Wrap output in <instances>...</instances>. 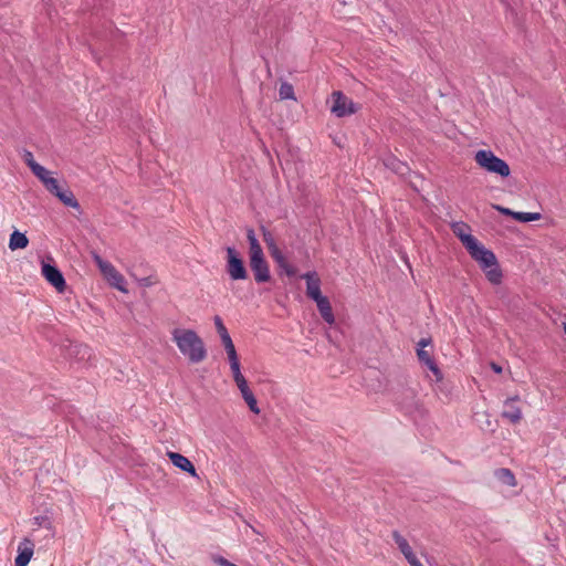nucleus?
<instances>
[{
	"label": "nucleus",
	"instance_id": "11",
	"mask_svg": "<svg viewBox=\"0 0 566 566\" xmlns=\"http://www.w3.org/2000/svg\"><path fill=\"white\" fill-rule=\"evenodd\" d=\"M306 280V295L313 301L323 297L321 292V280L316 272H307L302 275Z\"/></svg>",
	"mask_w": 566,
	"mask_h": 566
},
{
	"label": "nucleus",
	"instance_id": "31",
	"mask_svg": "<svg viewBox=\"0 0 566 566\" xmlns=\"http://www.w3.org/2000/svg\"><path fill=\"white\" fill-rule=\"evenodd\" d=\"M269 252H270L272 259L275 261V263L282 262L284 254L282 253V251L280 250V248L277 245L269 249Z\"/></svg>",
	"mask_w": 566,
	"mask_h": 566
},
{
	"label": "nucleus",
	"instance_id": "25",
	"mask_svg": "<svg viewBox=\"0 0 566 566\" xmlns=\"http://www.w3.org/2000/svg\"><path fill=\"white\" fill-rule=\"evenodd\" d=\"M542 218L538 212H516L514 213V219L518 222H531L537 221Z\"/></svg>",
	"mask_w": 566,
	"mask_h": 566
},
{
	"label": "nucleus",
	"instance_id": "20",
	"mask_svg": "<svg viewBox=\"0 0 566 566\" xmlns=\"http://www.w3.org/2000/svg\"><path fill=\"white\" fill-rule=\"evenodd\" d=\"M494 475L502 484H505L507 486H516L517 482L515 479V475L510 469L501 468L494 471Z\"/></svg>",
	"mask_w": 566,
	"mask_h": 566
},
{
	"label": "nucleus",
	"instance_id": "29",
	"mask_svg": "<svg viewBox=\"0 0 566 566\" xmlns=\"http://www.w3.org/2000/svg\"><path fill=\"white\" fill-rule=\"evenodd\" d=\"M427 368L433 374L434 380L437 382H439L443 379V374L440 370V368L438 367V365L436 364V361L428 365Z\"/></svg>",
	"mask_w": 566,
	"mask_h": 566
},
{
	"label": "nucleus",
	"instance_id": "40",
	"mask_svg": "<svg viewBox=\"0 0 566 566\" xmlns=\"http://www.w3.org/2000/svg\"><path fill=\"white\" fill-rule=\"evenodd\" d=\"M254 395L251 390H249L248 392H244V395H242V398L245 400L252 398Z\"/></svg>",
	"mask_w": 566,
	"mask_h": 566
},
{
	"label": "nucleus",
	"instance_id": "12",
	"mask_svg": "<svg viewBox=\"0 0 566 566\" xmlns=\"http://www.w3.org/2000/svg\"><path fill=\"white\" fill-rule=\"evenodd\" d=\"M167 457L175 467L179 468L185 472H188L191 476H197V470L188 458L172 451L167 452Z\"/></svg>",
	"mask_w": 566,
	"mask_h": 566
},
{
	"label": "nucleus",
	"instance_id": "6",
	"mask_svg": "<svg viewBox=\"0 0 566 566\" xmlns=\"http://www.w3.org/2000/svg\"><path fill=\"white\" fill-rule=\"evenodd\" d=\"M227 272L234 281L245 280L248 272L242 259L238 255L234 248H227Z\"/></svg>",
	"mask_w": 566,
	"mask_h": 566
},
{
	"label": "nucleus",
	"instance_id": "3",
	"mask_svg": "<svg viewBox=\"0 0 566 566\" xmlns=\"http://www.w3.org/2000/svg\"><path fill=\"white\" fill-rule=\"evenodd\" d=\"M93 260L99 269L104 279L115 289L127 293L125 277L108 261L103 260L97 253H93Z\"/></svg>",
	"mask_w": 566,
	"mask_h": 566
},
{
	"label": "nucleus",
	"instance_id": "28",
	"mask_svg": "<svg viewBox=\"0 0 566 566\" xmlns=\"http://www.w3.org/2000/svg\"><path fill=\"white\" fill-rule=\"evenodd\" d=\"M262 231H263V240H264L268 249H271V248L275 247L276 242H275V239H274L272 232L266 230L263 227H262Z\"/></svg>",
	"mask_w": 566,
	"mask_h": 566
},
{
	"label": "nucleus",
	"instance_id": "17",
	"mask_svg": "<svg viewBox=\"0 0 566 566\" xmlns=\"http://www.w3.org/2000/svg\"><path fill=\"white\" fill-rule=\"evenodd\" d=\"M22 161L30 167L35 177H49V171L34 160L33 154L27 149L20 153Z\"/></svg>",
	"mask_w": 566,
	"mask_h": 566
},
{
	"label": "nucleus",
	"instance_id": "14",
	"mask_svg": "<svg viewBox=\"0 0 566 566\" xmlns=\"http://www.w3.org/2000/svg\"><path fill=\"white\" fill-rule=\"evenodd\" d=\"M451 230L453 234L461 241L464 248H467L474 240H476V238L470 233L469 226L463 223L462 221L453 222L451 224Z\"/></svg>",
	"mask_w": 566,
	"mask_h": 566
},
{
	"label": "nucleus",
	"instance_id": "4",
	"mask_svg": "<svg viewBox=\"0 0 566 566\" xmlns=\"http://www.w3.org/2000/svg\"><path fill=\"white\" fill-rule=\"evenodd\" d=\"M44 188L56 196L65 206L78 208V202L73 192L62 184L63 179H41Z\"/></svg>",
	"mask_w": 566,
	"mask_h": 566
},
{
	"label": "nucleus",
	"instance_id": "38",
	"mask_svg": "<svg viewBox=\"0 0 566 566\" xmlns=\"http://www.w3.org/2000/svg\"><path fill=\"white\" fill-rule=\"evenodd\" d=\"M46 518L43 517V516H36L34 517V524L38 525V526H42L43 525V522H45Z\"/></svg>",
	"mask_w": 566,
	"mask_h": 566
},
{
	"label": "nucleus",
	"instance_id": "35",
	"mask_svg": "<svg viewBox=\"0 0 566 566\" xmlns=\"http://www.w3.org/2000/svg\"><path fill=\"white\" fill-rule=\"evenodd\" d=\"M216 563L219 564L220 566H230L232 563L229 562L228 559L223 558V557H218L216 559Z\"/></svg>",
	"mask_w": 566,
	"mask_h": 566
},
{
	"label": "nucleus",
	"instance_id": "32",
	"mask_svg": "<svg viewBox=\"0 0 566 566\" xmlns=\"http://www.w3.org/2000/svg\"><path fill=\"white\" fill-rule=\"evenodd\" d=\"M249 409L255 413V415H259L260 413V408L258 407V401H256V398L253 396L252 398L245 400Z\"/></svg>",
	"mask_w": 566,
	"mask_h": 566
},
{
	"label": "nucleus",
	"instance_id": "36",
	"mask_svg": "<svg viewBox=\"0 0 566 566\" xmlns=\"http://www.w3.org/2000/svg\"><path fill=\"white\" fill-rule=\"evenodd\" d=\"M216 563L219 564L220 566H230L232 563L229 562L228 559L223 558V557H218L216 559Z\"/></svg>",
	"mask_w": 566,
	"mask_h": 566
},
{
	"label": "nucleus",
	"instance_id": "33",
	"mask_svg": "<svg viewBox=\"0 0 566 566\" xmlns=\"http://www.w3.org/2000/svg\"><path fill=\"white\" fill-rule=\"evenodd\" d=\"M493 208L505 216H511L512 218H514V213H516L515 211L499 205H493Z\"/></svg>",
	"mask_w": 566,
	"mask_h": 566
},
{
	"label": "nucleus",
	"instance_id": "24",
	"mask_svg": "<svg viewBox=\"0 0 566 566\" xmlns=\"http://www.w3.org/2000/svg\"><path fill=\"white\" fill-rule=\"evenodd\" d=\"M224 349H226L227 355H228V359H229V363H230L231 371L240 368V361H239V357L237 355V350H235L234 344L232 343L230 345H226Z\"/></svg>",
	"mask_w": 566,
	"mask_h": 566
},
{
	"label": "nucleus",
	"instance_id": "10",
	"mask_svg": "<svg viewBox=\"0 0 566 566\" xmlns=\"http://www.w3.org/2000/svg\"><path fill=\"white\" fill-rule=\"evenodd\" d=\"M520 401L521 397L518 395L509 397L504 401V409L501 415L513 424L518 423L523 418L522 409L517 405Z\"/></svg>",
	"mask_w": 566,
	"mask_h": 566
},
{
	"label": "nucleus",
	"instance_id": "37",
	"mask_svg": "<svg viewBox=\"0 0 566 566\" xmlns=\"http://www.w3.org/2000/svg\"><path fill=\"white\" fill-rule=\"evenodd\" d=\"M140 284L143 286H150L154 284V282H153L151 277H145V279L140 280Z\"/></svg>",
	"mask_w": 566,
	"mask_h": 566
},
{
	"label": "nucleus",
	"instance_id": "2",
	"mask_svg": "<svg viewBox=\"0 0 566 566\" xmlns=\"http://www.w3.org/2000/svg\"><path fill=\"white\" fill-rule=\"evenodd\" d=\"M474 159L481 168L490 174H495L500 177H509L511 174L510 166L506 161L495 156L491 150H478Z\"/></svg>",
	"mask_w": 566,
	"mask_h": 566
},
{
	"label": "nucleus",
	"instance_id": "8",
	"mask_svg": "<svg viewBox=\"0 0 566 566\" xmlns=\"http://www.w3.org/2000/svg\"><path fill=\"white\" fill-rule=\"evenodd\" d=\"M41 273L43 277L55 287L59 293H63L66 289V282L61 271L49 263L42 262Z\"/></svg>",
	"mask_w": 566,
	"mask_h": 566
},
{
	"label": "nucleus",
	"instance_id": "41",
	"mask_svg": "<svg viewBox=\"0 0 566 566\" xmlns=\"http://www.w3.org/2000/svg\"><path fill=\"white\" fill-rule=\"evenodd\" d=\"M564 332H565V334H566V324H564Z\"/></svg>",
	"mask_w": 566,
	"mask_h": 566
},
{
	"label": "nucleus",
	"instance_id": "21",
	"mask_svg": "<svg viewBox=\"0 0 566 566\" xmlns=\"http://www.w3.org/2000/svg\"><path fill=\"white\" fill-rule=\"evenodd\" d=\"M29 244L27 235L19 231H13L9 239V248L14 251L18 249H25Z\"/></svg>",
	"mask_w": 566,
	"mask_h": 566
},
{
	"label": "nucleus",
	"instance_id": "27",
	"mask_svg": "<svg viewBox=\"0 0 566 566\" xmlns=\"http://www.w3.org/2000/svg\"><path fill=\"white\" fill-rule=\"evenodd\" d=\"M276 264L287 276H293L296 273V269L287 262L285 256L282 259V262H276Z\"/></svg>",
	"mask_w": 566,
	"mask_h": 566
},
{
	"label": "nucleus",
	"instance_id": "1",
	"mask_svg": "<svg viewBox=\"0 0 566 566\" xmlns=\"http://www.w3.org/2000/svg\"><path fill=\"white\" fill-rule=\"evenodd\" d=\"M171 337L179 352L191 364H200L207 358V348L198 333L190 328H175Z\"/></svg>",
	"mask_w": 566,
	"mask_h": 566
},
{
	"label": "nucleus",
	"instance_id": "19",
	"mask_svg": "<svg viewBox=\"0 0 566 566\" xmlns=\"http://www.w3.org/2000/svg\"><path fill=\"white\" fill-rule=\"evenodd\" d=\"M315 303L323 319L328 324H334L335 316L328 298L323 296L319 300H316Z\"/></svg>",
	"mask_w": 566,
	"mask_h": 566
},
{
	"label": "nucleus",
	"instance_id": "16",
	"mask_svg": "<svg viewBox=\"0 0 566 566\" xmlns=\"http://www.w3.org/2000/svg\"><path fill=\"white\" fill-rule=\"evenodd\" d=\"M33 556V544L29 539H24L18 547V556L15 557V566H27Z\"/></svg>",
	"mask_w": 566,
	"mask_h": 566
},
{
	"label": "nucleus",
	"instance_id": "13",
	"mask_svg": "<svg viewBox=\"0 0 566 566\" xmlns=\"http://www.w3.org/2000/svg\"><path fill=\"white\" fill-rule=\"evenodd\" d=\"M250 268L254 273V280L258 283L270 281V268L265 259L250 262Z\"/></svg>",
	"mask_w": 566,
	"mask_h": 566
},
{
	"label": "nucleus",
	"instance_id": "30",
	"mask_svg": "<svg viewBox=\"0 0 566 566\" xmlns=\"http://www.w3.org/2000/svg\"><path fill=\"white\" fill-rule=\"evenodd\" d=\"M213 322L219 336L229 333L226 325L223 324L222 318L219 315L213 317Z\"/></svg>",
	"mask_w": 566,
	"mask_h": 566
},
{
	"label": "nucleus",
	"instance_id": "34",
	"mask_svg": "<svg viewBox=\"0 0 566 566\" xmlns=\"http://www.w3.org/2000/svg\"><path fill=\"white\" fill-rule=\"evenodd\" d=\"M220 338H221L223 346L230 345L233 343L229 333L220 335Z\"/></svg>",
	"mask_w": 566,
	"mask_h": 566
},
{
	"label": "nucleus",
	"instance_id": "5",
	"mask_svg": "<svg viewBox=\"0 0 566 566\" xmlns=\"http://www.w3.org/2000/svg\"><path fill=\"white\" fill-rule=\"evenodd\" d=\"M465 249L471 258L479 263L481 269H488V266L495 264V254L481 244L478 239Z\"/></svg>",
	"mask_w": 566,
	"mask_h": 566
},
{
	"label": "nucleus",
	"instance_id": "39",
	"mask_svg": "<svg viewBox=\"0 0 566 566\" xmlns=\"http://www.w3.org/2000/svg\"><path fill=\"white\" fill-rule=\"evenodd\" d=\"M491 368L496 373V374H501L502 373V367L495 363H492L491 364Z\"/></svg>",
	"mask_w": 566,
	"mask_h": 566
},
{
	"label": "nucleus",
	"instance_id": "18",
	"mask_svg": "<svg viewBox=\"0 0 566 566\" xmlns=\"http://www.w3.org/2000/svg\"><path fill=\"white\" fill-rule=\"evenodd\" d=\"M431 345H432V340L430 337L421 338L418 342L417 356H418L419 361L422 365H424L426 367L434 361V359L432 357V352L426 349V347L431 346Z\"/></svg>",
	"mask_w": 566,
	"mask_h": 566
},
{
	"label": "nucleus",
	"instance_id": "42",
	"mask_svg": "<svg viewBox=\"0 0 566 566\" xmlns=\"http://www.w3.org/2000/svg\"><path fill=\"white\" fill-rule=\"evenodd\" d=\"M501 2H505V0H501Z\"/></svg>",
	"mask_w": 566,
	"mask_h": 566
},
{
	"label": "nucleus",
	"instance_id": "15",
	"mask_svg": "<svg viewBox=\"0 0 566 566\" xmlns=\"http://www.w3.org/2000/svg\"><path fill=\"white\" fill-rule=\"evenodd\" d=\"M247 239L249 242V261L252 262V261L265 259L263 250H262V248L255 237V233L252 229H249L247 231Z\"/></svg>",
	"mask_w": 566,
	"mask_h": 566
},
{
	"label": "nucleus",
	"instance_id": "22",
	"mask_svg": "<svg viewBox=\"0 0 566 566\" xmlns=\"http://www.w3.org/2000/svg\"><path fill=\"white\" fill-rule=\"evenodd\" d=\"M485 273L486 279L492 284H500L502 281V271L499 266L497 260L495 259V264L488 266V269H482Z\"/></svg>",
	"mask_w": 566,
	"mask_h": 566
},
{
	"label": "nucleus",
	"instance_id": "9",
	"mask_svg": "<svg viewBox=\"0 0 566 566\" xmlns=\"http://www.w3.org/2000/svg\"><path fill=\"white\" fill-rule=\"evenodd\" d=\"M391 536L400 553L403 555L410 566H423L416 556L407 538H405L398 531H392Z\"/></svg>",
	"mask_w": 566,
	"mask_h": 566
},
{
	"label": "nucleus",
	"instance_id": "26",
	"mask_svg": "<svg viewBox=\"0 0 566 566\" xmlns=\"http://www.w3.org/2000/svg\"><path fill=\"white\" fill-rule=\"evenodd\" d=\"M279 94L281 99H295L293 85L287 82L281 84Z\"/></svg>",
	"mask_w": 566,
	"mask_h": 566
},
{
	"label": "nucleus",
	"instance_id": "23",
	"mask_svg": "<svg viewBox=\"0 0 566 566\" xmlns=\"http://www.w3.org/2000/svg\"><path fill=\"white\" fill-rule=\"evenodd\" d=\"M232 376H233V380H234L235 385L238 386L241 395H244V392H248L249 390H251L248 385L247 379L241 374L240 368L232 370Z\"/></svg>",
	"mask_w": 566,
	"mask_h": 566
},
{
	"label": "nucleus",
	"instance_id": "7",
	"mask_svg": "<svg viewBox=\"0 0 566 566\" xmlns=\"http://www.w3.org/2000/svg\"><path fill=\"white\" fill-rule=\"evenodd\" d=\"M332 96H333L334 103H333L331 111L337 117L348 116V115L355 114L358 111V107L353 102V99L347 97L340 91L333 92Z\"/></svg>",
	"mask_w": 566,
	"mask_h": 566
}]
</instances>
